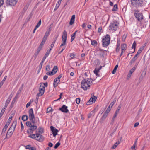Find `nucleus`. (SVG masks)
<instances>
[{"label":"nucleus","mask_w":150,"mask_h":150,"mask_svg":"<svg viewBox=\"0 0 150 150\" xmlns=\"http://www.w3.org/2000/svg\"><path fill=\"white\" fill-rule=\"evenodd\" d=\"M102 30V27H99L98 29V33H100L101 32V31Z\"/></svg>","instance_id":"0e129e2a"},{"label":"nucleus","mask_w":150,"mask_h":150,"mask_svg":"<svg viewBox=\"0 0 150 150\" xmlns=\"http://www.w3.org/2000/svg\"><path fill=\"white\" fill-rule=\"evenodd\" d=\"M12 118V117L11 116L8 119V120L7 121V122H6V124H5V125L4 127V128L2 129L1 132V134H3L5 133V131H6V130L8 128V126L9 125L11 122V121Z\"/></svg>","instance_id":"9d476101"},{"label":"nucleus","mask_w":150,"mask_h":150,"mask_svg":"<svg viewBox=\"0 0 150 150\" xmlns=\"http://www.w3.org/2000/svg\"><path fill=\"white\" fill-rule=\"evenodd\" d=\"M94 97H91L90 98V100H91V102L92 103H94L96 100L97 99V98L94 95H93Z\"/></svg>","instance_id":"a878e982"},{"label":"nucleus","mask_w":150,"mask_h":150,"mask_svg":"<svg viewBox=\"0 0 150 150\" xmlns=\"http://www.w3.org/2000/svg\"><path fill=\"white\" fill-rule=\"evenodd\" d=\"M95 111L94 110H93L91 111L90 113H89L88 115V118H89L92 117H93L95 115Z\"/></svg>","instance_id":"a211bd4d"},{"label":"nucleus","mask_w":150,"mask_h":150,"mask_svg":"<svg viewBox=\"0 0 150 150\" xmlns=\"http://www.w3.org/2000/svg\"><path fill=\"white\" fill-rule=\"evenodd\" d=\"M21 131H22L24 129V126H23V124H22L21 121Z\"/></svg>","instance_id":"6e6d98bb"},{"label":"nucleus","mask_w":150,"mask_h":150,"mask_svg":"<svg viewBox=\"0 0 150 150\" xmlns=\"http://www.w3.org/2000/svg\"><path fill=\"white\" fill-rule=\"evenodd\" d=\"M51 31V29H50V28H48L45 34L46 35H47L48 36L49 34L50 33Z\"/></svg>","instance_id":"79ce46f5"},{"label":"nucleus","mask_w":150,"mask_h":150,"mask_svg":"<svg viewBox=\"0 0 150 150\" xmlns=\"http://www.w3.org/2000/svg\"><path fill=\"white\" fill-rule=\"evenodd\" d=\"M137 145L134 144L131 147V149H134V150H136V149H135V147Z\"/></svg>","instance_id":"4d7b16f0"},{"label":"nucleus","mask_w":150,"mask_h":150,"mask_svg":"<svg viewBox=\"0 0 150 150\" xmlns=\"http://www.w3.org/2000/svg\"><path fill=\"white\" fill-rule=\"evenodd\" d=\"M121 50L125 51L127 49V46L126 44H122L121 46Z\"/></svg>","instance_id":"aec40b11"},{"label":"nucleus","mask_w":150,"mask_h":150,"mask_svg":"<svg viewBox=\"0 0 150 150\" xmlns=\"http://www.w3.org/2000/svg\"><path fill=\"white\" fill-rule=\"evenodd\" d=\"M119 23L116 20H114L111 22L109 26V29L116 31L118 27Z\"/></svg>","instance_id":"0eeeda50"},{"label":"nucleus","mask_w":150,"mask_h":150,"mask_svg":"<svg viewBox=\"0 0 150 150\" xmlns=\"http://www.w3.org/2000/svg\"><path fill=\"white\" fill-rule=\"evenodd\" d=\"M118 9V7L117 4L114 5L113 8L112 9V11H116Z\"/></svg>","instance_id":"bb28decb"},{"label":"nucleus","mask_w":150,"mask_h":150,"mask_svg":"<svg viewBox=\"0 0 150 150\" xmlns=\"http://www.w3.org/2000/svg\"><path fill=\"white\" fill-rule=\"evenodd\" d=\"M110 108H111L110 107V106H108V108H107L105 112L108 114V113L110 112V111L111 110Z\"/></svg>","instance_id":"c03bdc74"},{"label":"nucleus","mask_w":150,"mask_h":150,"mask_svg":"<svg viewBox=\"0 0 150 150\" xmlns=\"http://www.w3.org/2000/svg\"><path fill=\"white\" fill-rule=\"evenodd\" d=\"M51 130L52 132V134L54 137L56 136L57 134V133L58 132V130L55 128L53 126H51L50 127Z\"/></svg>","instance_id":"4468645a"},{"label":"nucleus","mask_w":150,"mask_h":150,"mask_svg":"<svg viewBox=\"0 0 150 150\" xmlns=\"http://www.w3.org/2000/svg\"><path fill=\"white\" fill-rule=\"evenodd\" d=\"M42 65H41L40 64L39 66V68H38V74L39 73V72H40V71L41 70V69L42 68Z\"/></svg>","instance_id":"603ef678"},{"label":"nucleus","mask_w":150,"mask_h":150,"mask_svg":"<svg viewBox=\"0 0 150 150\" xmlns=\"http://www.w3.org/2000/svg\"><path fill=\"white\" fill-rule=\"evenodd\" d=\"M76 102L77 103V104H79L80 102V98H76Z\"/></svg>","instance_id":"3c124183"},{"label":"nucleus","mask_w":150,"mask_h":150,"mask_svg":"<svg viewBox=\"0 0 150 150\" xmlns=\"http://www.w3.org/2000/svg\"><path fill=\"white\" fill-rule=\"evenodd\" d=\"M120 38H117V43L116 45L120 46Z\"/></svg>","instance_id":"37998d69"},{"label":"nucleus","mask_w":150,"mask_h":150,"mask_svg":"<svg viewBox=\"0 0 150 150\" xmlns=\"http://www.w3.org/2000/svg\"><path fill=\"white\" fill-rule=\"evenodd\" d=\"M58 70V68L57 66H54V67H53V69L52 70V71L53 72H54V73L55 74L57 72Z\"/></svg>","instance_id":"393cba45"},{"label":"nucleus","mask_w":150,"mask_h":150,"mask_svg":"<svg viewBox=\"0 0 150 150\" xmlns=\"http://www.w3.org/2000/svg\"><path fill=\"white\" fill-rule=\"evenodd\" d=\"M28 112L29 119L30 122H27L26 123V125L27 126L30 127L27 132L28 134H29L33 133V131L36 130L38 127L37 126L34 125L35 122L33 108H31L29 110Z\"/></svg>","instance_id":"f257e3e1"},{"label":"nucleus","mask_w":150,"mask_h":150,"mask_svg":"<svg viewBox=\"0 0 150 150\" xmlns=\"http://www.w3.org/2000/svg\"><path fill=\"white\" fill-rule=\"evenodd\" d=\"M60 4L61 3L57 2V4H56V6L55 7V8L54 9V11H56L58 8L59 5H60Z\"/></svg>","instance_id":"72a5a7b5"},{"label":"nucleus","mask_w":150,"mask_h":150,"mask_svg":"<svg viewBox=\"0 0 150 150\" xmlns=\"http://www.w3.org/2000/svg\"><path fill=\"white\" fill-rule=\"evenodd\" d=\"M41 19H40L39 21L38 22V23L37 25L35 26L36 28H38L39 26L41 25Z\"/></svg>","instance_id":"e433bc0d"},{"label":"nucleus","mask_w":150,"mask_h":150,"mask_svg":"<svg viewBox=\"0 0 150 150\" xmlns=\"http://www.w3.org/2000/svg\"><path fill=\"white\" fill-rule=\"evenodd\" d=\"M59 110L64 113H67L69 112V110L67 109V106L64 105H63L60 108Z\"/></svg>","instance_id":"ddd939ff"},{"label":"nucleus","mask_w":150,"mask_h":150,"mask_svg":"<svg viewBox=\"0 0 150 150\" xmlns=\"http://www.w3.org/2000/svg\"><path fill=\"white\" fill-rule=\"evenodd\" d=\"M28 117L27 115H23L22 117V120L23 121L27 120L28 119Z\"/></svg>","instance_id":"b1692460"},{"label":"nucleus","mask_w":150,"mask_h":150,"mask_svg":"<svg viewBox=\"0 0 150 150\" xmlns=\"http://www.w3.org/2000/svg\"><path fill=\"white\" fill-rule=\"evenodd\" d=\"M40 87L39 89V93L37 94V96H42L44 93L45 88L40 83Z\"/></svg>","instance_id":"f8f14e48"},{"label":"nucleus","mask_w":150,"mask_h":150,"mask_svg":"<svg viewBox=\"0 0 150 150\" xmlns=\"http://www.w3.org/2000/svg\"><path fill=\"white\" fill-rule=\"evenodd\" d=\"M38 129L39 130L38 131V132L39 133L42 134L44 132V129L43 128L40 127H38Z\"/></svg>","instance_id":"5701e85b"},{"label":"nucleus","mask_w":150,"mask_h":150,"mask_svg":"<svg viewBox=\"0 0 150 150\" xmlns=\"http://www.w3.org/2000/svg\"><path fill=\"white\" fill-rule=\"evenodd\" d=\"M58 37V35H56L55 37H54V39L53 42H54V43H55L56 40H57V39Z\"/></svg>","instance_id":"49530a36"},{"label":"nucleus","mask_w":150,"mask_h":150,"mask_svg":"<svg viewBox=\"0 0 150 150\" xmlns=\"http://www.w3.org/2000/svg\"><path fill=\"white\" fill-rule=\"evenodd\" d=\"M28 137L39 142H42L44 139L43 136L40 134H31L29 135Z\"/></svg>","instance_id":"20e7f679"},{"label":"nucleus","mask_w":150,"mask_h":150,"mask_svg":"<svg viewBox=\"0 0 150 150\" xmlns=\"http://www.w3.org/2000/svg\"><path fill=\"white\" fill-rule=\"evenodd\" d=\"M67 32L64 30L63 32L62 37V43L60 46V47L62 46L65 45L66 44L67 39Z\"/></svg>","instance_id":"1a4fd4ad"},{"label":"nucleus","mask_w":150,"mask_h":150,"mask_svg":"<svg viewBox=\"0 0 150 150\" xmlns=\"http://www.w3.org/2000/svg\"><path fill=\"white\" fill-rule=\"evenodd\" d=\"M146 44H144L143 45H142L139 48V49L142 51V50H143L144 49L145 46H146Z\"/></svg>","instance_id":"09e8293b"},{"label":"nucleus","mask_w":150,"mask_h":150,"mask_svg":"<svg viewBox=\"0 0 150 150\" xmlns=\"http://www.w3.org/2000/svg\"><path fill=\"white\" fill-rule=\"evenodd\" d=\"M39 53V52L38 51H37L35 52L33 56L34 60H35L36 59L37 56L38 54Z\"/></svg>","instance_id":"2f4dec72"},{"label":"nucleus","mask_w":150,"mask_h":150,"mask_svg":"<svg viewBox=\"0 0 150 150\" xmlns=\"http://www.w3.org/2000/svg\"><path fill=\"white\" fill-rule=\"evenodd\" d=\"M17 125V121L15 120L13 121L12 125L10 127L7 133V135L11 137L12 135L13 132L14 131Z\"/></svg>","instance_id":"39448f33"},{"label":"nucleus","mask_w":150,"mask_h":150,"mask_svg":"<svg viewBox=\"0 0 150 150\" xmlns=\"http://www.w3.org/2000/svg\"><path fill=\"white\" fill-rule=\"evenodd\" d=\"M91 44L93 46H96L98 44V43L96 40H93L91 41Z\"/></svg>","instance_id":"7c9ffc66"},{"label":"nucleus","mask_w":150,"mask_h":150,"mask_svg":"<svg viewBox=\"0 0 150 150\" xmlns=\"http://www.w3.org/2000/svg\"><path fill=\"white\" fill-rule=\"evenodd\" d=\"M4 3V0H0V7L2 6Z\"/></svg>","instance_id":"5fc2aeb1"},{"label":"nucleus","mask_w":150,"mask_h":150,"mask_svg":"<svg viewBox=\"0 0 150 150\" xmlns=\"http://www.w3.org/2000/svg\"><path fill=\"white\" fill-rule=\"evenodd\" d=\"M75 56L74 54L73 53H71L70 55V57L72 59L74 58Z\"/></svg>","instance_id":"338daca9"},{"label":"nucleus","mask_w":150,"mask_h":150,"mask_svg":"<svg viewBox=\"0 0 150 150\" xmlns=\"http://www.w3.org/2000/svg\"><path fill=\"white\" fill-rule=\"evenodd\" d=\"M132 73H130L129 71L128 72V74L127 75V80H129V78L131 77V76Z\"/></svg>","instance_id":"a18cd8bd"},{"label":"nucleus","mask_w":150,"mask_h":150,"mask_svg":"<svg viewBox=\"0 0 150 150\" xmlns=\"http://www.w3.org/2000/svg\"><path fill=\"white\" fill-rule=\"evenodd\" d=\"M40 83L41 84L42 86H44L45 88V87H47L48 85V83L47 82H45V83L42 82Z\"/></svg>","instance_id":"ea45409f"},{"label":"nucleus","mask_w":150,"mask_h":150,"mask_svg":"<svg viewBox=\"0 0 150 150\" xmlns=\"http://www.w3.org/2000/svg\"><path fill=\"white\" fill-rule=\"evenodd\" d=\"M13 95L12 93H11L10 95L8 97V99L9 100H11V98H12V97H13Z\"/></svg>","instance_id":"69168bd1"},{"label":"nucleus","mask_w":150,"mask_h":150,"mask_svg":"<svg viewBox=\"0 0 150 150\" xmlns=\"http://www.w3.org/2000/svg\"><path fill=\"white\" fill-rule=\"evenodd\" d=\"M104 37L102 41V45L103 47H107L110 43V36L109 35L107 34Z\"/></svg>","instance_id":"7ed1b4c3"},{"label":"nucleus","mask_w":150,"mask_h":150,"mask_svg":"<svg viewBox=\"0 0 150 150\" xmlns=\"http://www.w3.org/2000/svg\"><path fill=\"white\" fill-rule=\"evenodd\" d=\"M99 72V71L96 68L95 70L94 71V73L95 74H97V73H98Z\"/></svg>","instance_id":"13d9d810"},{"label":"nucleus","mask_w":150,"mask_h":150,"mask_svg":"<svg viewBox=\"0 0 150 150\" xmlns=\"http://www.w3.org/2000/svg\"><path fill=\"white\" fill-rule=\"evenodd\" d=\"M53 111V110L52 108H48L47 110V113H50L51 112H52Z\"/></svg>","instance_id":"4c0bfd02"},{"label":"nucleus","mask_w":150,"mask_h":150,"mask_svg":"<svg viewBox=\"0 0 150 150\" xmlns=\"http://www.w3.org/2000/svg\"><path fill=\"white\" fill-rule=\"evenodd\" d=\"M77 31V30L76 31L74 32V33L73 34L71 35V42H72V41L74 39L75 37V35Z\"/></svg>","instance_id":"6ab92c4d"},{"label":"nucleus","mask_w":150,"mask_h":150,"mask_svg":"<svg viewBox=\"0 0 150 150\" xmlns=\"http://www.w3.org/2000/svg\"><path fill=\"white\" fill-rule=\"evenodd\" d=\"M120 50V46L116 45V52L118 53L119 52Z\"/></svg>","instance_id":"de8ad7c7"},{"label":"nucleus","mask_w":150,"mask_h":150,"mask_svg":"<svg viewBox=\"0 0 150 150\" xmlns=\"http://www.w3.org/2000/svg\"><path fill=\"white\" fill-rule=\"evenodd\" d=\"M10 100H9L8 99H7L6 102V103L5 104V105L8 106L9 104V103Z\"/></svg>","instance_id":"bf43d9fd"},{"label":"nucleus","mask_w":150,"mask_h":150,"mask_svg":"<svg viewBox=\"0 0 150 150\" xmlns=\"http://www.w3.org/2000/svg\"><path fill=\"white\" fill-rule=\"evenodd\" d=\"M48 146L50 147H52L53 146V144L51 142H49L48 144Z\"/></svg>","instance_id":"e2e57ef3"},{"label":"nucleus","mask_w":150,"mask_h":150,"mask_svg":"<svg viewBox=\"0 0 150 150\" xmlns=\"http://www.w3.org/2000/svg\"><path fill=\"white\" fill-rule=\"evenodd\" d=\"M7 76H5L4 78L3 79V80L1 81V82L0 83V87H1L3 85L4 83V82L6 80V79Z\"/></svg>","instance_id":"4be33fe9"},{"label":"nucleus","mask_w":150,"mask_h":150,"mask_svg":"<svg viewBox=\"0 0 150 150\" xmlns=\"http://www.w3.org/2000/svg\"><path fill=\"white\" fill-rule=\"evenodd\" d=\"M131 2L132 5L135 6L141 7L143 5L142 0H131Z\"/></svg>","instance_id":"6e6552de"},{"label":"nucleus","mask_w":150,"mask_h":150,"mask_svg":"<svg viewBox=\"0 0 150 150\" xmlns=\"http://www.w3.org/2000/svg\"><path fill=\"white\" fill-rule=\"evenodd\" d=\"M89 78L85 79L82 80L81 83V87L84 90H87L88 89H89L90 87V84L92 82L88 81Z\"/></svg>","instance_id":"f03ea898"},{"label":"nucleus","mask_w":150,"mask_h":150,"mask_svg":"<svg viewBox=\"0 0 150 150\" xmlns=\"http://www.w3.org/2000/svg\"><path fill=\"white\" fill-rule=\"evenodd\" d=\"M93 103L91 102V100L90 99L86 103L87 105H89L91 104H92Z\"/></svg>","instance_id":"680f3d73"},{"label":"nucleus","mask_w":150,"mask_h":150,"mask_svg":"<svg viewBox=\"0 0 150 150\" xmlns=\"http://www.w3.org/2000/svg\"><path fill=\"white\" fill-rule=\"evenodd\" d=\"M75 18V15H73L72 16L69 22V24L70 25H72L74 23Z\"/></svg>","instance_id":"dca6fc26"},{"label":"nucleus","mask_w":150,"mask_h":150,"mask_svg":"<svg viewBox=\"0 0 150 150\" xmlns=\"http://www.w3.org/2000/svg\"><path fill=\"white\" fill-rule=\"evenodd\" d=\"M118 64L116 65L115 67H114V69H113L112 71V74H114L115 73L116 71V70L117 69L118 67Z\"/></svg>","instance_id":"c756f323"},{"label":"nucleus","mask_w":150,"mask_h":150,"mask_svg":"<svg viewBox=\"0 0 150 150\" xmlns=\"http://www.w3.org/2000/svg\"><path fill=\"white\" fill-rule=\"evenodd\" d=\"M31 146L30 145H27L25 146V148L27 149H29L30 148Z\"/></svg>","instance_id":"052dcab7"},{"label":"nucleus","mask_w":150,"mask_h":150,"mask_svg":"<svg viewBox=\"0 0 150 150\" xmlns=\"http://www.w3.org/2000/svg\"><path fill=\"white\" fill-rule=\"evenodd\" d=\"M17 2V0H6V2L8 6H14Z\"/></svg>","instance_id":"9b49d317"},{"label":"nucleus","mask_w":150,"mask_h":150,"mask_svg":"<svg viewBox=\"0 0 150 150\" xmlns=\"http://www.w3.org/2000/svg\"><path fill=\"white\" fill-rule=\"evenodd\" d=\"M20 93V90H19L17 92V93L15 96V97L13 98V100L11 104V106H12V107H13V105L14 103L15 102L16 100L19 98V95Z\"/></svg>","instance_id":"2eb2a0df"},{"label":"nucleus","mask_w":150,"mask_h":150,"mask_svg":"<svg viewBox=\"0 0 150 150\" xmlns=\"http://www.w3.org/2000/svg\"><path fill=\"white\" fill-rule=\"evenodd\" d=\"M47 75L51 76L53 75L54 74L53 72L52 71H50L49 72H47L46 73Z\"/></svg>","instance_id":"c9c22d12"},{"label":"nucleus","mask_w":150,"mask_h":150,"mask_svg":"<svg viewBox=\"0 0 150 150\" xmlns=\"http://www.w3.org/2000/svg\"><path fill=\"white\" fill-rule=\"evenodd\" d=\"M122 137H121L120 139L117 142L112 146V148L113 149H115L117 146V145L120 144V141L122 139Z\"/></svg>","instance_id":"f3484780"},{"label":"nucleus","mask_w":150,"mask_h":150,"mask_svg":"<svg viewBox=\"0 0 150 150\" xmlns=\"http://www.w3.org/2000/svg\"><path fill=\"white\" fill-rule=\"evenodd\" d=\"M60 81V80H58V82L57 83H54V82L53 83V87L54 88H56L58 86V84L59 83Z\"/></svg>","instance_id":"a19ab883"},{"label":"nucleus","mask_w":150,"mask_h":150,"mask_svg":"<svg viewBox=\"0 0 150 150\" xmlns=\"http://www.w3.org/2000/svg\"><path fill=\"white\" fill-rule=\"evenodd\" d=\"M95 63L96 65H98L100 64V61L98 59H97L95 61Z\"/></svg>","instance_id":"58836bf2"},{"label":"nucleus","mask_w":150,"mask_h":150,"mask_svg":"<svg viewBox=\"0 0 150 150\" xmlns=\"http://www.w3.org/2000/svg\"><path fill=\"white\" fill-rule=\"evenodd\" d=\"M127 36V34H124L122 36V40L123 42H124Z\"/></svg>","instance_id":"473e14b6"},{"label":"nucleus","mask_w":150,"mask_h":150,"mask_svg":"<svg viewBox=\"0 0 150 150\" xmlns=\"http://www.w3.org/2000/svg\"><path fill=\"white\" fill-rule=\"evenodd\" d=\"M108 114L105 112L101 118V120H102L103 121L107 117Z\"/></svg>","instance_id":"412c9836"},{"label":"nucleus","mask_w":150,"mask_h":150,"mask_svg":"<svg viewBox=\"0 0 150 150\" xmlns=\"http://www.w3.org/2000/svg\"><path fill=\"white\" fill-rule=\"evenodd\" d=\"M133 13L137 20L141 22L143 19V16L142 13H139V11L138 10H134L133 11Z\"/></svg>","instance_id":"423d86ee"},{"label":"nucleus","mask_w":150,"mask_h":150,"mask_svg":"<svg viewBox=\"0 0 150 150\" xmlns=\"http://www.w3.org/2000/svg\"><path fill=\"white\" fill-rule=\"evenodd\" d=\"M29 150H36V148L35 147H31Z\"/></svg>","instance_id":"774afa93"},{"label":"nucleus","mask_w":150,"mask_h":150,"mask_svg":"<svg viewBox=\"0 0 150 150\" xmlns=\"http://www.w3.org/2000/svg\"><path fill=\"white\" fill-rule=\"evenodd\" d=\"M50 67L49 65H47L46 67V70L47 71H49L50 70Z\"/></svg>","instance_id":"8fccbe9b"},{"label":"nucleus","mask_w":150,"mask_h":150,"mask_svg":"<svg viewBox=\"0 0 150 150\" xmlns=\"http://www.w3.org/2000/svg\"><path fill=\"white\" fill-rule=\"evenodd\" d=\"M135 68H133L129 71V72L132 74L135 71Z\"/></svg>","instance_id":"864d4df0"},{"label":"nucleus","mask_w":150,"mask_h":150,"mask_svg":"<svg viewBox=\"0 0 150 150\" xmlns=\"http://www.w3.org/2000/svg\"><path fill=\"white\" fill-rule=\"evenodd\" d=\"M29 4L28 3H27L26 4V5L25 6V7H24V8H23V10L25 11L27 10V9H28V8L29 6Z\"/></svg>","instance_id":"f704fd0d"},{"label":"nucleus","mask_w":150,"mask_h":150,"mask_svg":"<svg viewBox=\"0 0 150 150\" xmlns=\"http://www.w3.org/2000/svg\"><path fill=\"white\" fill-rule=\"evenodd\" d=\"M60 141V139L59 140V142H58L57 143L55 144V145L54 146V148L55 149H57L60 145L61 143L59 142Z\"/></svg>","instance_id":"c85d7f7f"},{"label":"nucleus","mask_w":150,"mask_h":150,"mask_svg":"<svg viewBox=\"0 0 150 150\" xmlns=\"http://www.w3.org/2000/svg\"><path fill=\"white\" fill-rule=\"evenodd\" d=\"M32 13H31L26 18V20L27 22L30 21V19H31L32 18Z\"/></svg>","instance_id":"cd10ccee"}]
</instances>
